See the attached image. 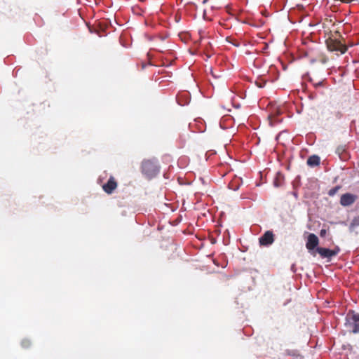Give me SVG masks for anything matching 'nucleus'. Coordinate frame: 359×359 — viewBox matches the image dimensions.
Instances as JSON below:
<instances>
[{
	"mask_svg": "<svg viewBox=\"0 0 359 359\" xmlns=\"http://www.w3.org/2000/svg\"><path fill=\"white\" fill-rule=\"evenodd\" d=\"M356 199V196L352 194H345L341 196L340 203L343 206H348L352 205Z\"/></svg>",
	"mask_w": 359,
	"mask_h": 359,
	"instance_id": "nucleus-5",
	"label": "nucleus"
},
{
	"mask_svg": "<svg viewBox=\"0 0 359 359\" xmlns=\"http://www.w3.org/2000/svg\"><path fill=\"white\" fill-rule=\"evenodd\" d=\"M326 234V230L325 229H321L320 231V236H325Z\"/></svg>",
	"mask_w": 359,
	"mask_h": 359,
	"instance_id": "nucleus-16",
	"label": "nucleus"
},
{
	"mask_svg": "<svg viewBox=\"0 0 359 359\" xmlns=\"http://www.w3.org/2000/svg\"><path fill=\"white\" fill-rule=\"evenodd\" d=\"M352 319L355 322V323H359V314L353 313L352 316Z\"/></svg>",
	"mask_w": 359,
	"mask_h": 359,
	"instance_id": "nucleus-10",
	"label": "nucleus"
},
{
	"mask_svg": "<svg viewBox=\"0 0 359 359\" xmlns=\"http://www.w3.org/2000/svg\"><path fill=\"white\" fill-rule=\"evenodd\" d=\"M327 48L330 51H339L341 54L344 53L347 48L339 41H331L327 43Z\"/></svg>",
	"mask_w": 359,
	"mask_h": 359,
	"instance_id": "nucleus-3",
	"label": "nucleus"
},
{
	"mask_svg": "<svg viewBox=\"0 0 359 359\" xmlns=\"http://www.w3.org/2000/svg\"><path fill=\"white\" fill-rule=\"evenodd\" d=\"M359 226V216L358 217H355L351 224H350V230L354 231L356 226Z\"/></svg>",
	"mask_w": 359,
	"mask_h": 359,
	"instance_id": "nucleus-9",
	"label": "nucleus"
},
{
	"mask_svg": "<svg viewBox=\"0 0 359 359\" xmlns=\"http://www.w3.org/2000/svg\"><path fill=\"white\" fill-rule=\"evenodd\" d=\"M352 0H341V1L342 2H345V3H349L351 2Z\"/></svg>",
	"mask_w": 359,
	"mask_h": 359,
	"instance_id": "nucleus-18",
	"label": "nucleus"
},
{
	"mask_svg": "<svg viewBox=\"0 0 359 359\" xmlns=\"http://www.w3.org/2000/svg\"><path fill=\"white\" fill-rule=\"evenodd\" d=\"M274 185L276 187H278L279 186V184H278V182L276 181L274 182Z\"/></svg>",
	"mask_w": 359,
	"mask_h": 359,
	"instance_id": "nucleus-19",
	"label": "nucleus"
},
{
	"mask_svg": "<svg viewBox=\"0 0 359 359\" xmlns=\"http://www.w3.org/2000/svg\"><path fill=\"white\" fill-rule=\"evenodd\" d=\"M29 344H30V342L27 339H24L22 341V346L25 348L28 347L29 346Z\"/></svg>",
	"mask_w": 359,
	"mask_h": 359,
	"instance_id": "nucleus-11",
	"label": "nucleus"
},
{
	"mask_svg": "<svg viewBox=\"0 0 359 359\" xmlns=\"http://www.w3.org/2000/svg\"><path fill=\"white\" fill-rule=\"evenodd\" d=\"M316 252L319 253V255L323 258H328L331 259L334 256V252H332L331 250L325 248H317Z\"/></svg>",
	"mask_w": 359,
	"mask_h": 359,
	"instance_id": "nucleus-7",
	"label": "nucleus"
},
{
	"mask_svg": "<svg viewBox=\"0 0 359 359\" xmlns=\"http://www.w3.org/2000/svg\"><path fill=\"white\" fill-rule=\"evenodd\" d=\"M353 332H355V333L359 332V323H355Z\"/></svg>",
	"mask_w": 359,
	"mask_h": 359,
	"instance_id": "nucleus-12",
	"label": "nucleus"
},
{
	"mask_svg": "<svg viewBox=\"0 0 359 359\" xmlns=\"http://www.w3.org/2000/svg\"><path fill=\"white\" fill-rule=\"evenodd\" d=\"M316 60L315 59H311V63H314Z\"/></svg>",
	"mask_w": 359,
	"mask_h": 359,
	"instance_id": "nucleus-20",
	"label": "nucleus"
},
{
	"mask_svg": "<svg viewBox=\"0 0 359 359\" xmlns=\"http://www.w3.org/2000/svg\"><path fill=\"white\" fill-rule=\"evenodd\" d=\"M142 172L149 179L157 175L159 165L156 159L144 160L142 163Z\"/></svg>",
	"mask_w": 359,
	"mask_h": 359,
	"instance_id": "nucleus-1",
	"label": "nucleus"
},
{
	"mask_svg": "<svg viewBox=\"0 0 359 359\" xmlns=\"http://www.w3.org/2000/svg\"><path fill=\"white\" fill-rule=\"evenodd\" d=\"M337 190H338V188H337V187H336V188H334V189H330V191H329V194H330V196H332V195H334V194L337 191Z\"/></svg>",
	"mask_w": 359,
	"mask_h": 359,
	"instance_id": "nucleus-13",
	"label": "nucleus"
},
{
	"mask_svg": "<svg viewBox=\"0 0 359 359\" xmlns=\"http://www.w3.org/2000/svg\"><path fill=\"white\" fill-rule=\"evenodd\" d=\"M257 86L259 87V88H262V86L261 84H257Z\"/></svg>",
	"mask_w": 359,
	"mask_h": 359,
	"instance_id": "nucleus-21",
	"label": "nucleus"
},
{
	"mask_svg": "<svg viewBox=\"0 0 359 359\" xmlns=\"http://www.w3.org/2000/svg\"><path fill=\"white\" fill-rule=\"evenodd\" d=\"M328 61V58L327 57H323L321 59H320V62L322 64H325Z\"/></svg>",
	"mask_w": 359,
	"mask_h": 359,
	"instance_id": "nucleus-15",
	"label": "nucleus"
},
{
	"mask_svg": "<svg viewBox=\"0 0 359 359\" xmlns=\"http://www.w3.org/2000/svg\"><path fill=\"white\" fill-rule=\"evenodd\" d=\"M339 250L340 249L339 247H336L334 250H331L332 252H334V256L339 253Z\"/></svg>",
	"mask_w": 359,
	"mask_h": 359,
	"instance_id": "nucleus-14",
	"label": "nucleus"
},
{
	"mask_svg": "<svg viewBox=\"0 0 359 359\" xmlns=\"http://www.w3.org/2000/svg\"><path fill=\"white\" fill-rule=\"evenodd\" d=\"M319 243V239L316 235L314 233H310L308 236L307 242L306 243V247L308 249L309 252L313 256H316V252L314 250L318 247Z\"/></svg>",
	"mask_w": 359,
	"mask_h": 359,
	"instance_id": "nucleus-2",
	"label": "nucleus"
},
{
	"mask_svg": "<svg viewBox=\"0 0 359 359\" xmlns=\"http://www.w3.org/2000/svg\"><path fill=\"white\" fill-rule=\"evenodd\" d=\"M210 71H211L212 75L214 77H215V78L219 77V76H217V75H216V74H214V73L212 72V69H210Z\"/></svg>",
	"mask_w": 359,
	"mask_h": 359,
	"instance_id": "nucleus-17",
	"label": "nucleus"
},
{
	"mask_svg": "<svg viewBox=\"0 0 359 359\" xmlns=\"http://www.w3.org/2000/svg\"><path fill=\"white\" fill-rule=\"evenodd\" d=\"M117 184L114 177H111L107 184L102 186L103 190L107 194H111L116 188Z\"/></svg>",
	"mask_w": 359,
	"mask_h": 359,
	"instance_id": "nucleus-6",
	"label": "nucleus"
},
{
	"mask_svg": "<svg viewBox=\"0 0 359 359\" xmlns=\"http://www.w3.org/2000/svg\"><path fill=\"white\" fill-rule=\"evenodd\" d=\"M274 241L273 234L271 231H266L263 236L259 238V242L261 245H271Z\"/></svg>",
	"mask_w": 359,
	"mask_h": 359,
	"instance_id": "nucleus-4",
	"label": "nucleus"
},
{
	"mask_svg": "<svg viewBox=\"0 0 359 359\" xmlns=\"http://www.w3.org/2000/svg\"><path fill=\"white\" fill-rule=\"evenodd\" d=\"M319 163L320 158L316 155L310 156L307 160V164L311 167L316 166L319 165Z\"/></svg>",
	"mask_w": 359,
	"mask_h": 359,
	"instance_id": "nucleus-8",
	"label": "nucleus"
}]
</instances>
